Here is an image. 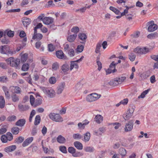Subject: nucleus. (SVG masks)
I'll return each mask as SVG.
<instances>
[{
	"instance_id": "54",
	"label": "nucleus",
	"mask_w": 158,
	"mask_h": 158,
	"mask_svg": "<svg viewBox=\"0 0 158 158\" xmlns=\"http://www.w3.org/2000/svg\"><path fill=\"white\" fill-rule=\"evenodd\" d=\"M84 48V46L82 45H78L77 47V51L78 52H81L83 51Z\"/></svg>"
},
{
	"instance_id": "37",
	"label": "nucleus",
	"mask_w": 158,
	"mask_h": 158,
	"mask_svg": "<svg viewBox=\"0 0 158 158\" xmlns=\"http://www.w3.org/2000/svg\"><path fill=\"white\" fill-rule=\"evenodd\" d=\"M100 57L98 56L97 57V64L98 66V70L99 71H100L102 68V64L101 62L99 61Z\"/></svg>"
},
{
	"instance_id": "20",
	"label": "nucleus",
	"mask_w": 158,
	"mask_h": 158,
	"mask_svg": "<svg viewBox=\"0 0 158 158\" xmlns=\"http://www.w3.org/2000/svg\"><path fill=\"white\" fill-rule=\"evenodd\" d=\"M24 26L27 27V26L29 25L31 22L30 19L28 18H25L22 20Z\"/></svg>"
},
{
	"instance_id": "48",
	"label": "nucleus",
	"mask_w": 158,
	"mask_h": 158,
	"mask_svg": "<svg viewBox=\"0 0 158 158\" xmlns=\"http://www.w3.org/2000/svg\"><path fill=\"white\" fill-rule=\"evenodd\" d=\"M101 47V44L100 43H98L96 45L95 52L96 53H98L100 52V49Z\"/></svg>"
},
{
	"instance_id": "43",
	"label": "nucleus",
	"mask_w": 158,
	"mask_h": 158,
	"mask_svg": "<svg viewBox=\"0 0 158 158\" xmlns=\"http://www.w3.org/2000/svg\"><path fill=\"white\" fill-rule=\"evenodd\" d=\"M73 138L74 139H81L83 136L79 133L74 134L73 135Z\"/></svg>"
},
{
	"instance_id": "17",
	"label": "nucleus",
	"mask_w": 158,
	"mask_h": 158,
	"mask_svg": "<svg viewBox=\"0 0 158 158\" xmlns=\"http://www.w3.org/2000/svg\"><path fill=\"white\" fill-rule=\"evenodd\" d=\"M11 98L12 101L14 102H18L19 100V96L15 94H12L11 95Z\"/></svg>"
},
{
	"instance_id": "32",
	"label": "nucleus",
	"mask_w": 158,
	"mask_h": 158,
	"mask_svg": "<svg viewBox=\"0 0 158 158\" xmlns=\"http://www.w3.org/2000/svg\"><path fill=\"white\" fill-rule=\"evenodd\" d=\"M29 68V65L28 63L24 64L21 68L22 71L25 72L27 71Z\"/></svg>"
},
{
	"instance_id": "39",
	"label": "nucleus",
	"mask_w": 158,
	"mask_h": 158,
	"mask_svg": "<svg viewBox=\"0 0 158 158\" xmlns=\"http://www.w3.org/2000/svg\"><path fill=\"white\" fill-rule=\"evenodd\" d=\"M16 117L14 115H10L7 118V120L9 122L14 121L16 119Z\"/></svg>"
},
{
	"instance_id": "27",
	"label": "nucleus",
	"mask_w": 158,
	"mask_h": 158,
	"mask_svg": "<svg viewBox=\"0 0 158 158\" xmlns=\"http://www.w3.org/2000/svg\"><path fill=\"white\" fill-rule=\"evenodd\" d=\"M43 37V35L40 33H37L34 35L32 37V39L33 40L36 39L37 40H40Z\"/></svg>"
},
{
	"instance_id": "63",
	"label": "nucleus",
	"mask_w": 158,
	"mask_h": 158,
	"mask_svg": "<svg viewBox=\"0 0 158 158\" xmlns=\"http://www.w3.org/2000/svg\"><path fill=\"white\" fill-rule=\"evenodd\" d=\"M128 100L127 98H125L120 102V103H121L123 105H126L127 104L128 102Z\"/></svg>"
},
{
	"instance_id": "15",
	"label": "nucleus",
	"mask_w": 158,
	"mask_h": 158,
	"mask_svg": "<svg viewBox=\"0 0 158 158\" xmlns=\"http://www.w3.org/2000/svg\"><path fill=\"white\" fill-rule=\"evenodd\" d=\"M16 148V146L13 145L5 148L4 149V151L7 152H9L14 151Z\"/></svg>"
},
{
	"instance_id": "13",
	"label": "nucleus",
	"mask_w": 158,
	"mask_h": 158,
	"mask_svg": "<svg viewBox=\"0 0 158 158\" xmlns=\"http://www.w3.org/2000/svg\"><path fill=\"white\" fill-rule=\"evenodd\" d=\"M65 84L64 82H62L57 87L56 93L58 94H61L64 90L65 87Z\"/></svg>"
},
{
	"instance_id": "24",
	"label": "nucleus",
	"mask_w": 158,
	"mask_h": 158,
	"mask_svg": "<svg viewBox=\"0 0 158 158\" xmlns=\"http://www.w3.org/2000/svg\"><path fill=\"white\" fill-rule=\"evenodd\" d=\"M69 69V67L68 64L65 63L63 64L61 67V69L64 73L68 71Z\"/></svg>"
},
{
	"instance_id": "6",
	"label": "nucleus",
	"mask_w": 158,
	"mask_h": 158,
	"mask_svg": "<svg viewBox=\"0 0 158 158\" xmlns=\"http://www.w3.org/2000/svg\"><path fill=\"white\" fill-rule=\"evenodd\" d=\"M84 58L83 56H82L78 60L75 61L71 62L70 70H72L73 68L78 69V65L76 62H80Z\"/></svg>"
},
{
	"instance_id": "36",
	"label": "nucleus",
	"mask_w": 158,
	"mask_h": 158,
	"mask_svg": "<svg viewBox=\"0 0 158 158\" xmlns=\"http://www.w3.org/2000/svg\"><path fill=\"white\" fill-rule=\"evenodd\" d=\"M40 122V117L39 115H36L35 118L34 124L35 125H38Z\"/></svg>"
},
{
	"instance_id": "2",
	"label": "nucleus",
	"mask_w": 158,
	"mask_h": 158,
	"mask_svg": "<svg viewBox=\"0 0 158 158\" xmlns=\"http://www.w3.org/2000/svg\"><path fill=\"white\" fill-rule=\"evenodd\" d=\"M50 119L52 121L58 122H61L63 121V118L59 114L51 113L49 114Z\"/></svg>"
},
{
	"instance_id": "14",
	"label": "nucleus",
	"mask_w": 158,
	"mask_h": 158,
	"mask_svg": "<svg viewBox=\"0 0 158 158\" xmlns=\"http://www.w3.org/2000/svg\"><path fill=\"white\" fill-rule=\"evenodd\" d=\"M106 131L105 128L102 127L99 128L97 131H94V134L97 136L102 135Z\"/></svg>"
},
{
	"instance_id": "49",
	"label": "nucleus",
	"mask_w": 158,
	"mask_h": 158,
	"mask_svg": "<svg viewBox=\"0 0 158 158\" xmlns=\"http://www.w3.org/2000/svg\"><path fill=\"white\" fill-rule=\"evenodd\" d=\"M68 55L70 57L73 56L75 55V52L73 49L71 48L67 52Z\"/></svg>"
},
{
	"instance_id": "22",
	"label": "nucleus",
	"mask_w": 158,
	"mask_h": 158,
	"mask_svg": "<svg viewBox=\"0 0 158 158\" xmlns=\"http://www.w3.org/2000/svg\"><path fill=\"white\" fill-rule=\"evenodd\" d=\"M5 102L4 98L2 96H0V108L2 109L5 107Z\"/></svg>"
},
{
	"instance_id": "61",
	"label": "nucleus",
	"mask_w": 158,
	"mask_h": 158,
	"mask_svg": "<svg viewBox=\"0 0 158 158\" xmlns=\"http://www.w3.org/2000/svg\"><path fill=\"white\" fill-rule=\"evenodd\" d=\"M129 59L131 61H133L135 60V55L134 54L131 53L129 55Z\"/></svg>"
},
{
	"instance_id": "29",
	"label": "nucleus",
	"mask_w": 158,
	"mask_h": 158,
	"mask_svg": "<svg viewBox=\"0 0 158 158\" xmlns=\"http://www.w3.org/2000/svg\"><path fill=\"white\" fill-rule=\"evenodd\" d=\"M46 91L49 97L50 98H53L55 95V91L52 89H48L46 90Z\"/></svg>"
},
{
	"instance_id": "38",
	"label": "nucleus",
	"mask_w": 158,
	"mask_h": 158,
	"mask_svg": "<svg viewBox=\"0 0 158 158\" xmlns=\"http://www.w3.org/2000/svg\"><path fill=\"white\" fill-rule=\"evenodd\" d=\"M59 64L57 62L54 63L52 65V68L53 71L59 69Z\"/></svg>"
},
{
	"instance_id": "47",
	"label": "nucleus",
	"mask_w": 158,
	"mask_h": 158,
	"mask_svg": "<svg viewBox=\"0 0 158 158\" xmlns=\"http://www.w3.org/2000/svg\"><path fill=\"white\" fill-rule=\"evenodd\" d=\"M110 9L117 15H118L120 13V11L118 10L113 6H110Z\"/></svg>"
},
{
	"instance_id": "8",
	"label": "nucleus",
	"mask_w": 158,
	"mask_h": 158,
	"mask_svg": "<svg viewBox=\"0 0 158 158\" xmlns=\"http://www.w3.org/2000/svg\"><path fill=\"white\" fill-rule=\"evenodd\" d=\"M133 123L132 120H130L128 123H127L124 128L125 131L128 132L131 131L133 127Z\"/></svg>"
},
{
	"instance_id": "42",
	"label": "nucleus",
	"mask_w": 158,
	"mask_h": 158,
	"mask_svg": "<svg viewBox=\"0 0 158 158\" xmlns=\"http://www.w3.org/2000/svg\"><path fill=\"white\" fill-rule=\"evenodd\" d=\"M149 91V90L148 89L145 90L140 95L138 96V98H143L145 97V95L148 93Z\"/></svg>"
},
{
	"instance_id": "53",
	"label": "nucleus",
	"mask_w": 158,
	"mask_h": 158,
	"mask_svg": "<svg viewBox=\"0 0 158 158\" xmlns=\"http://www.w3.org/2000/svg\"><path fill=\"white\" fill-rule=\"evenodd\" d=\"M7 34L8 36L10 37H13L14 35V31L10 30L7 31V32H5V34Z\"/></svg>"
},
{
	"instance_id": "30",
	"label": "nucleus",
	"mask_w": 158,
	"mask_h": 158,
	"mask_svg": "<svg viewBox=\"0 0 158 158\" xmlns=\"http://www.w3.org/2000/svg\"><path fill=\"white\" fill-rule=\"evenodd\" d=\"M119 152L120 155L122 156V157L125 156L127 154L126 150L123 148H121L119 149Z\"/></svg>"
},
{
	"instance_id": "59",
	"label": "nucleus",
	"mask_w": 158,
	"mask_h": 158,
	"mask_svg": "<svg viewBox=\"0 0 158 158\" xmlns=\"http://www.w3.org/2000/svg\"><path fill=\"white\" fill-rule=\"evenodd\" d=\"M55 47L52 44L48 45V50L50 52H53L55 49Z\"/></svg>"
},
{
	"instance_id": "46",
	"label": "nucleus",
	"mask_w": 158,
	"mask_h": 158,
	"mask_svg": "<svg viewBox=\"0 0 158 158\" xmlns=\"http://www.w3.org/2000/svg\"><path fill=\"white\" fill-rule=\"evenodd\" d=\"M6 137L8 141H10L13 139V136L10 132H7L6 133Z\"/></svg>"
},
{
	"instance_id": "33",
	"label": "nucleus",
	"mask_w": 158,
	"mask_h": 158,
	"mask_svg": "<svg viewBox=\"0 0 158 158\" xmlns=\"http://www.w3.org/2000/svg\"><path fill=\"white\" fill-rule=\"evenodd\" d=\"M42 100L41 98H38L35 100V103L34 105V107H35L37 106L41 105L42 103Z\"/></svg>"
},
{
	"instance_id": "26",
	"label": "nucleus",
	"mask_w": 158,
	"mask_h": 158,
	"mask_svg": "<svg viewBox=\"0 0 158 158\" xmlns=\"http://www.w3.org/2000/svg\"><path fill=\"white\" fill-rule=\"evenodd\" d=\"M132 114L127 111V113L124 114L123 115V118L125 120L129 119L132 116Z\"/></svg>"
},
{
	"instance_id": "4",
	"label": "nucleus",
	"mask_w": 158,
	"mask_h": 158,
	"mask_svg": "<svg viewBox=\"0 0 158 158\" xmlns=\"http://www.w3.org/2000/svg\"><path fill=\"white\" fill-rule=\"evenodd\" d=\"M101 95L98 94L96 93H92L87 95L86 97V100L87 101L92 102L96 100L99 98Z\"/></svg>"
},
{
	"instance_id": "28",
	"label": "nucleus",
	"mask_w": 158,
	"mask_h": 158,
	"mask_svg": "<svg viewBox=\"0 0 158 158\" xmlns=\"http://www.w3.org/2000/svg\"><path fill=\"white\" fill-rule=\"evenodd\" d=\"M77 36V34L70 35L67 37V40L70 42L73 41Z\"/></svg>"
},
{
	"instance_id": "56",
	"label": "nucleus",
	"mask_w": 158,
	"mask_h": 158,
	"mask_svg": "<svg viewBox=\"0 0 158 158\" xmlns=\"http://www.w3.org/2000/svg\"><path fill=\"white\" fill-rule=\"evenodd\" d=\"M68 151L73 155L74 152H76V149L73 147H69L68 148Z\"/></svg>"
},
{
	"instance_id": "23",
	"label": "nucleus",
	"mask_w": 158,
	"mask_h": 158,
	"mask_svg": "<svg viewBox=\"0 0 158 158\" xmlns=\"http://www.w3.org/2000/svg\"><path fill=\"white\" fill-rule=\"evenodd\" d=\"M95 121L98 123H100L103 120V117L100 115H97L95 118Z\"/></svg>"
},
{
	"instance_id": "3",
	"label": "nucleus",
	"mask_w": 158,
	"mask_h": 158,
	"mask_svg": "<svg viewBox=\"0 0 158 158\" xmlns=\"http://www.w3.org/2000/svg\"><path fill=\"white\" fill-rule=\"evenodd\" d=\"M126 79V77H121L116 79L112 80L109 82V84L110 85L114 86H116L119 84H121Z\"/></svg>"
},
{
	"instance_id": "40",
	"label": "nucleus",
	"mask_w": 158,
	"mask_h": 158,
	"mask_svg": "<svg viewBox=\"0 0 158 158\" xmlns=\"http://www.w3.org/2000/svg\"><path fill=\"white\" fill-rule=\"evenodd\" d=\"M84 150L87 152H92L94 150V148L91 147H87L84 148Z\"/></svg>"
},
{
	"instance_id": "16",
	"label": "nucleus",
	"mask_w": 158,
	"mask_h": 158,
	"mask_svg": "<svg viewBox=\"0 0 158 158\" xmlns=\"http://www.w3.org/2000/svg\"><path fill=\"white\" fill-rule=\"evenodd\" d=\"M26 123V120L24 119H21L18 120L16 123V126L20 127H23Z\"/></svg>"
},
{
	"instance_id": "64",
	"label": "nucleus",
	"mask_w": 158,
	"mask_h": 158,
	"mask_svg": "<svg viewBox=\"0 0 158 158\" xmlns=\"http://www.w3.org/2000/svg\"><path fill=\"white\" fill-rule=\"evenodd\" d=\"M150 57L152 59L158 62V55H152Z\"/></svg>"
},
{
	"instance_id": "52",
	"label": "nucleus",
	"mask_w": 158,
	"mask_h": 158,
	"mask_svg": "<svg viewBox=\"0 0 158 158\" xmlns=\"http://www.w3.org/2000/svg\"><path fill=\"white\" fill-rule=\"evenodd\" d=\"M79 28L77 27H74L71 29V31L74 32L75 34H77L79 32Z\"/></svg>"
},
{
	"instance_id": "35",
	"label": "nucleus",
	"mask_w": 158,
	"mask_h": 158,
	"mask_svg": "<svg viewBox=\"0 0 158 158\" xmlns=\"http://www.w3.org/2000/svg\"><path fill=\"white\" fill-rule=\"evenodd\" d=\"M117 64V63H115L114 61H113L110 65L109 68L112 69L114 72H115L116 70L115 69V66Z\"/></svg>"
},
{
	"instance_id": "57",
	"label": "nucleus",
	"mask_w": 158,
	"mask_h": 158,
	"mask_svg": "<svg viewBox=\"0 0 158 158\" xmlns=\"http://www.w3.org/2000/svg\"><path fill=\"white\" fill-rule=\"evenodd\" d=\"M89 123V122H88L87 123H79L78 124V126L79 128L84 129L85 127V126L86 124Z\"/></svg>"
},
{
	"instance_id": "31",
	"label": "nucleus",
	"mask_w": 158,
	"mask_h": 158,
	"mask_svg": "<svg viewBox=\"0 0 158 158\" xmlns=\"http://www.w3.org/2000/svg\"><path fill=\"white\" fill-rule=\"evenodd\" d=\"M19 131V128L17 127H12L11 129V132L14 135L18 134Z\"/></svg>"
},
{
	"instance_id": "44",
	"label": "nucleus",
	"mask_w": 158,
	"mask_h": 158,
	"mask_svg": "<svg viewBox=\"0 0 158 158\" xmlns=\"http://www.w3.org/2000/svg\"><path fill=\"white\" fill-rule=\"evenodd\" d=\"M59 150L64 153H66L67 151L66 148L64 146H61L59 147Z\"/></svg>"
},
{
	"instance_id": "62",
	"label": "nucleus",
	"mask_w": 158,
	"mask_h": 158,
	"mask_svg": "<svg viewBox=\"0 0 158 158\" xmlns=\"http://www.w3.org/2000/svg\"><path fill=\"white\" fill-rule=\"evenodd\" d=\"M83 86V84L80 82L77 83L75 86L77 90H79L81 89Z\"/></svg>"
},
{
	"instance_id": "10",
	"label": "nucleus",
	"mask_w": 158,
	"mask_h": 158,
	"mask_svg": "<svg viewBox=\"0 0 158 158\" xmlns=\"http://www.w3.org/2000/svg\"><path fill=\"white\" fill-rule=\"evenodd\" d=\"M10 89L13 94H20L21 93V89L18 86H12L10 87Z\"/></svg>"
},
{
	"instance_id": "1",
	"label": "nucleus",
	"mask_w": 158,
	"mask_h": 158,
	"mask_svg": "<svg viewBox=\"0 0 158 158\" xmlns=\"http://www.w3.org/2000/svg\"><path fill=\"white\" fill-rule=\"evenodd\" d=\"M8 64L12 67L17 68L20 63V61L19 59L14 60L13 57H10L6 60Z\"/></svg>"
},
{
	"instance_id": "11",
	"label": "nucleus",
	"mask_w": 158,
	"mask_h": 158,
	"mask_svg": "<svg viewBox=\"0 0 158 158\" xmlns=\"http://www.w3.org/2000/svg\"><path fill=\"white\" fill-rule=\"evenodd\" d=\"M78 37L81 41L80 42L84 44H85L86 42V39L87 38V36L85 33H79L78 34Z\"/></svg>"
},
{
	"instance_id": "58",
	"label": "nucleus",
	"mask_w": 158,
	"mask_h": 158,
	"mask_svg": "<svg viewBox=\"0 0 158 158\" xmlns=\"http://www.w3.org/2000/svg\"><path fill=\"white\" fill-rule=\"evenodd\" d=\"M35 98L32 95H30V102L32 106L34 105Z\"/></svg>"
},
{
	"instance_id": "25",
	"label": "nucleus",
	"mask_w": 158,
	"mask_h": 158,
	"mask_svg": "<svg viewBox=\"0 0 158 158\" xmlns=\"http://www.w3.org/2000/svg\"><path fill=\"white\" fill-rule=\"evenodd\" d=\"M90 133L88 132H87L84 135V138L82 139V140L85 142H88L90 138Z\"/></svg>"
},
{
	"instance_id": "21",
	"label": "nucleus",
	"mask_w": 158,
	"mask_h": 158,
	"mask_svg": "<svg viewBox=\"0 0 158 158\" xmlns=\"http://www.w3.org/2000/svg\"><path fill=\"white\" fill-rule=\"evenodd\" d=\"M74 145L75 147L78 150H81L83 149V145L78 141H76L74 142Z\"/></svg>"
},
{
	"instance_id": "45",
	"label": "nucleus",
	"mask_w": 158,
	"mask_h": 158,
	"mask_svg": "<svg viewBox=\"0 0 158 158\" xmlns=\"http://www.w3.org/2000/svg\"><path fill=\"white\" fill-rule=\"evenodd\" d=\"M1 140L3 143H7L8 141L6 135H5L1 136Z\"/></svg>"
},
{
	"instance_id": "5",
	"label": "nucleus",
	"mask_w": 158,
	"mask_h": 158,
	"mask_svg": "<svg viewBox=\"0 0 158 158\" xmlns=\"http://www.w3.org/2000/svg\"><path fill=\"white\" fill-rule=\"evenodd\" d=\"M148 25L149 26L148 30L149 32L154 31L157 29L158 27L157 25L154 23V22L151 21L147 23Z\"/></svg>"
},
{
	"instance_id": "19",
	"label": "nucleus",
	"mask_w": 158,
	"mask_h": 158,
	"mask_svg": "<svg viewBox=\"0 0 158 158\" xmlns=\"http://www.w3.org/2000/svg\"><path fill=\"white\" fill-rule=\"evenodd\" d=\"M9 48L8 47L7 45L1 46L0 48V52L2 54H6Z\"/></svg>"
},
{
	"instance_id": "55",
	"label": "nucleus",
	"mask_w": 158,
	"mask_h": 158,
	"mask_svg": "<svg viewBox=\"0 0 158 158\" xmlns=\"http://www.w3.org/2000/svg\"><path fill=\"white\" fill-rule=\"evenodd\" d=\"M56 79L54 77H50L49 80V83L51 84H54L56 82Z\"/></svg>"
},
{
	"instance_id": "50",
	"label": "nucleus",
	"mask_w": 158,
	"mask_h": 158,
	"mask_svg": "<svg viewBox=\"0 0 158 158\" xmlns=\"http://www.w3.org/2000/svg\"><path fill=\"white\" fill-rule=\"evenodd\" d=\"M83 155V154L80 152H74L72 155V156L74 157H78L82 156Z\"/></svg>"
},
{
	"instance_id": "51",
	"label": "nucleus",
	"mask_w": 158,
	"mask_h": 158,
	"mask_svg": "<svg viewBox=\"0 0 158 158\" xmlns=\"http://www.w3.org/2000/svg\"><path fill=\"white\" fill-rule=\"evenodd\" d=\"M35 114V110H33L31 111L30 113V117H29V121L30 122H31L32 121V118L34 116V115Z\"/></svg>"
},
{
	"instance_id": "12",
	"label": "nucleus",
	"mask_w": 158,
	"mask_h": 158,
	"mask_svg": "<svg viewBox=\"0 0 158 158\" xmlns=\"http://www.w3.org/2000/svg\"><path fill=\"white\" fill-rule=\"evenodd\" d=\"M56 57L59 59H65L66 58V56H64V54L63 52L61 50H59L56 52Z\"/></svg>"
},
{
	"instance_id": "60",
	"label": "nucleus",
	"mask_w": 158,
	"mask_h": 158,
	"mask_svg": "<svg viewBox=\"0 0 158 158\" xmlns=\"http://www.w3.org/2000/svg\"><path fill=\"white\" fill-rule=\"evenodd\" d=\"M0 67L3 69H6L7 68L6 63L2 62H0Z\"/></svg>"
},
{
	"instance_id": "9",
	"label": "nucleus",
	"mask_w": 158,
	"mask_h": 158,
	"mask_svg": "<svg viewBox=\"0 0 158 158\" xmlns=\"http://www.w3.org/2000/svg\"><path fill=\"white\" fill-rule=\"evenodd\" d=\"M54 19L51 17H45L43 19V23L46 25H49L53 22Z\"/></svg>"
},
{
	"instance_id": "18",
	"label": "nucleus",
	"mask_w": 158,
	"mask_h": 158,
	"mask_svg": "<svg viewBox=\"0 0 158 158\" xmlns=\"http://www.w3.org/2000/svg\"><path fill=\"white\" fill-rule=\"evenodd\" d=\"M57 142L60 143L64 144L66 142L65 139L61 135H59L56 138Z\"/></svg>"
},
{
	"instance_id": "41",
	"label": "nucleus",
	"mask_w": 158,
	"mask_h": 158,
	"mask_svg": "<svg viewBox=\"0 0 158 158\" xmlns=\"http://www.w3.org/2000/svg\"><path fill=\"white\" fill-rule=\"evenodd\" d=\"M28 56V55L27 53H25L23 55L21 59V62H25L27 60Z\"/></svg>"
},
{
	"instance_id": "7",
	"label": "nucleus",
	"mask_w": 158,
	"mask_h": 158,
	"mask_svg": "<svg viewBox=\"0 0 158 158\" xmlns=\"http://www.w3.org/2000/svg\"><path fill=\"white\" fill-rule=\"evenodd\" d=\"M149 51V49L146 47L139 48L137 47L134 50V52L140 54H146Z\"/></svg>"
},
{
	"instance_id": "34",
	"label": "nucleus",
	"mask_w": 158,
	"mask_h": 158,
	"mask_svg": "<svg viewBox=\"0 0 158 158\" xmlns=\"http://www.w3.org/2000/svg\"><path fill=\"white\" fill-rule=\"evenodd\" d=\"M24 140V138L22 136H19L16 138L15 140V143L17 144L21 143Z\"/></svg>"
}]
</instances>
